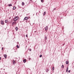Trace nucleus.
Listing matches in <instances>:
<instances>
[{
    "instance_id": "obj_1",
    "label": "nucleus",
    "mask_w": 74,
    "mask_h": 74,
    "mask_svg": "<svg viewBox=\"0 0 74 74\" xmlns=\"http://www.w3.org/2000/svg\"><path fill=\"white\" fill-rule=\"evenodd\" d=\"M18 19V17L17 16L14 17V21H16Z\"/></svg>"
},
{
    "instance_id": "obj_2",
    "label": "nucleus",
    "mask_w": 74,
    "mask_h": 74,
    "mask_svg": "<svg viewBox=\"0 0 74 74\" xmlns=\"http://www.w3.org/2000/svg\"><path fill=\"white\" fill-rule=\"evenodd\" d=\"M29 19V18H28V17H26L24 19V21H26V20H27V19Z\"/></svg>"
},
{
    "instance_id": "obj_3",
    "label": "nucleus",
    "mask_w": 74,
    "mask_h": 74,
    "mask_svg": "<svg viewBox=\"0 0 74 74\" xmlns=\"http://www.w3.org/2000/svg\"><path fill=\"white\" fill-rule=\"evenodd\" d=\"M3 56L4 57L5 59H7V55L6 54H4Z\"/></svg>"
},
{
    "instance_id": "obj_4",
    "label": "nucleus",
    "mask_w": 74,
    "mask_h": 74,
    "mask_svg": "<svg viewBox=\"0 0 74 74\" xmlns=\"http://www.w3.org/2000/svg\"><path fill=\"white\" fill-rule=\"evenodd\" d=\"M45 30H48V26H46V27H45Z\"/></svg>"
},
{
    "instance_id": "obj_5",
    "label": "nucleus",
    "mask_w": 74,
    "mask_h": 74,
    "mask_svg": "<svg viewBox=\"0 0 74 74\" xmlns=\"http://www.w3.org/2000/svg\"><path fill=\"white\" fill-rule=\"evenodd\" d=\"M13 64H15V60H14L13 61Z\"/></svg>"
},
{
    "instance_id": "obj_6",
    "label": "nucleus",
    "mask_w": 74,
    "mask_h": 74,
    "mask_svg": "<svg viewBox=\"0 0 74 74\" xmlns=\"http://www.w3.org/2000/svg\"><path fill=\"white\" fill-rule=\"evenodd\" d=\"M1 24L2 25H3V24H4V21H1Z\"/></svg>"
},
{
    "instance_id": "obj_7",
    "label": "nucleus",
    "mask_w": 74,
    "mask_h": 74,
    "mask_svg": "<svg viewBox=\"0 0 74 74\" xmlns=\"http://www.w3.org/2000/svg\"><path fill=\"white\" fill-rule=\"evenodd\" d=\"M26 59H25L24 60H23V62H24V63H26Z\"/></svg>"
},
{
    "instance_id": "obj_8",
    "label": "nucleus",
    "mask_w": 74,
    "mask_h": 74,
    "mask_svg": "<svg viewBox=\"0 0 74 74\" xmlns=\"http://www.w3.org/2000/svg\"><path fill=\"white\" fill-rule=\"evenodd\" d=\"M18 28L17 27H16V31H18Z\"/></svg>"
},
{
    "instance_id": "obj_9",
    "label": "nucleus",
    "mask_w": 74,
    "mask_h": 74,
    "mask_svg": "<svg viewBox=\"0 0 74 74\" xmlns=\"http://www.w3.org/2000/svg\"><path fill=\"white\" fill-rule=\"evenodd\" d=\"M16 22H14L13 23V24H14V25H15V24H16Z\"/></svg>"
},
{
    "instance_id": "obj_10",
    "label": "nucleus",
    "mask_w": 74,
    "mask_h": 74,
    "mask_svg": "<svg viewBox=\"0 0 74 74\" xmlns=\"http://www.w3.org/2000/svg\"><path fill=\"white\" fill-rule=\"evenodd\" d=\"M46 14V12H45L43 13V16H44V15H45V14Z\"/></svg>"
},
{
    "instance_id": "obj_11",
    "label": "nucleus",
    "mask_w": 74,
    "mask_h": 74,
    "mask_svg": "<svg viewBox=\"0 0 74 74\" xmlns=\"http://www.w3.org/2000/svg\"><path fill=\"white\" fill-rule=\"evenodd\" d=\"M68 69H69V68L68 67L66 68V71L67 73L68 72Z\"/></svg>"
},
{
    "instance_id": "obj_12",
    "label": "nucleus",
    "mask_w": 74,
    "mask_h": 74,
    "mask_svg": "<svg viewBox=\"0 0 74 74\" xmlns=\"http://www.w3.org/2000/svg\"><path fill=\"white\" fill-rule=\"evenodd\" d=\"M25 5V3H24V2H23L22 3V5Z\"/></svg>"
},
{
    "instance_id": "obj_13",
    "label": "nucleus",
    "mask_w": 74,
    "mask_h": 74,
    "mask_svg": "<svg viewBox=\"0 0 74 74\" xmlns=\"http://www.w3.org/2000/svg\"><path fill=\"white\" fill-rule=\"evenodd\" d=\"M9 7H11V6H12V5L11 4H9L8 5Z\"/></svg>"
},
{
    "instance_id": "obj_14",
    "label": "nucleus",
    "mask_w": 74,
    "mask_h": 74,
    "mask_svg": "<svg viewBox=\"0 0 74 74\" xmlns=\"http://www.w3.org/2000/svg\"><path fill=\"white\" fill-rule=\"evenodd\" d=\"M16 8V7H13V10H15V9Z\"/></svg>"
},
{
    "instance_id": "obj_15",
    "label": "nucleus",
    "mask_w": 74,
    "mask_h": 74,
    "mask_svg": "<svg viewBox=\"0 0 74 74\" xmlns=\"http://www.w3.org/2000/svg\"><path fill=\"white\" fill-rule=\"evenodd\" d=\"M16 47L17 48H19V46L18 45H17Z\"/></svg>"
},
{
    "instance_id": "obj_16",
    "label": "nucleus",
    "mask_w": 74,
    "mask_h": 74,
    "mask_svg": "<svg viewBox=\"0 0 74 74\" xmlns=\"http://www.w3.org/2000/svg\"><path fill=\"white\" fill-rule=\"evenodd\" d=\"M68 63H69V62H68V61H66V64H68Z\"/></svg>"
},
{
    "instance_id": "obj_17",
    "label": "nucleus",
    "mask_w": 74,
    "mask_h": 74,
    "mask_svg": "<svg viewBox=\"0 0 74 74\" xmlns=\"http://www.w3.org/2000/svg\"><path fill=\"white\" fill-rule=\"evenodd\" d=\"M48 71H49V69H47L46 70V72H48Z\"/></svg>"
},
{
    "instance_id": "obj_18",
    "label": "nucleus",
    "mask_w": 74,
    "mask_h": 74,
    "mask_svg": "<svg viewBox=\"0 0 74 74\" xmlns=\"http://www.w3.org/2000/svg\"><path fill=\"white\" fill-rule=\"evenodd\" d=\"M40 58H41L42 57V55H40L39 56Z\"/></svg>"
},
{
    "instance_id": "obj_19",
    "label": "nucleus",
    "mask_w": 74,
    "mask_h": 74,
    "mask_svg": "<svg viewBox=\"0 0 74 74\" xmlns=\"http://www.w3.org/2000/svg\"><path fill=\"white\" fill-rule=\"evenodd\" d=\"M45 39L46 40H47V37L45 36Z\"/></svg>"
},
{
    "instance_id": "obj_20",
    "label": "nucleus",
    "mask_w": 74,
    "mask_h": 74,
    "mask_svg": "<svg viewBox=\"0 0 74 74\" xmlns=\"http://www.w3.org/2000/svg\"><path fill=\"white\" fill-rule=\"evenodd\" d=\"M52 69H53V70H52L53 71V70H54V67H53L52 68Z\"/></svg>"
},
{
    "instance_id": "obj_21",
    "label": "nucleus",
    "mask_w": 74,
    "mask_h": 74,
    "mask_svg": "<svg viewBox=\"0 0 74 74\" xmlns=\"http://www.w3.org/2000/svg\"><path fill=\"white\" fill-rule=\"evenodd\" d=\"M5 23H7V20H5Z\"/></svg>"
},
{
    "instance_id": "obj_22",
    "label": "nucleus",
    "mask_w": 74,
    "mask_h": 74,
    "mask_svg": "<svg viewBox=\"0 0 74 74\" xmlns=\"http://www.w3.org/2000/svg\"><path fill=\"white\" fill-rule=\"evenodd\" d=\"M44 0H41V2L42 3H43Z\"/></svg>"
},
{
    "instance_id": "obj_23",
    "label": "nucleus",
    "mask_w": 74,
    "mask_h": 74,
    "mask_svg": "<svg viewBox=\"0 0 74 74\" xmlns=\"http://www.w3.org/2000/svg\"><path fill=\"white\" fill-rule=\"evenodd\" d=\"M62 67H63V68H64V65H62Z\"/></svg>"
},
{
    "instance_id": "obj_24",
    "label": "nucleus",
    "mask_w": 74,
    "mask_h": 74,
    "mask_svg": "<svg viewBox=\"0 0 74 74\" xmlns=\"http://www.w3.org/2000/svg\"><path fill=\"white\" fill-rule=\"evenodd\" d=\"M68 73H70V70H69L68 71Z\"/></svg>"
},
{
    "instance_id": "obj_25",
    "label": "nucleus",
    "mask_w": 74,
    "mask_h": 74,
    "mask_svg": "<svg viewBox=\"0 0 74 74\" xmlns=\"http://www.w3.org/2000/svg\"><path fill=\"white\" fill-rule=\"evenodd\" d=\"M54 10H56V8H55L54 9H53V11Z\"/></svg>"
},
{
    "instance_id": "obj_26",
    "label": "nucleus",
    "mask_w": 74,
    "mask_h": 74,
    "mask_svg": "<svg viewBox=\"0 0 74 74\" xmlns=\"http://www.w3.org/2000/svg\"><path fill=\"white\" fill-rule=\"evenodd\" d=\"M29 51H32V49H29Z\"/></svg>"
},
{
    "instance_id": "obj_27",
    "label": "nucleus",
    "mask_w": 74,
    "mask_h": 74,
    "mask_svg": "<svg viewBox=\"0 0 74 74\" xmlns=\"http://www.w3.org/2000/svg\"><path fill=\"white\" fill-rule=\"evenodd\" d=\"M26 37H27V35H26Z\"/></svg>"
},
{
    "instance_id": "obj_28",
    "label": "nucleus",
    "mask_w": 74,
    "mask_h": 74,
    "mask_svg": "<svg viewBox=\"0 0 74 74\" xmlns=\"http://www.w3.org/2000/svg\"><path fill=\"white\" fill-rule=\"evenodd\" d=\"M3 47L2 48V50H3Z\"/></svg>"
},
{
    "instance_id": "obj_29",
    "label": "nucleus",
    "mask_w": 74,
    "mask_h": 74,
    "mask_svg": "<svg viewBox=\"0 0 74 74\" xmlns=\"http://www.w3.org/2000/svg\"><path fill=\"white\" fill-rule=\"evenodd\" d=\"M1 60V57H0V60Z\"/></svg>"
},
{
    "instance_id": "obj_30",
    "label": "nucleus",
    "mask_w": 74,
    "mask_h": 74,
    "mask_svg": "<svg viewBox=\"0 0 74 74\" xmlns=\"http://www.w3.org/2000/svg\"><path fill=\"white\" fill-rule=\"evenodd\" d=\"M5 70V69H4V70Z\"/></svg>"
}]
</instances>
